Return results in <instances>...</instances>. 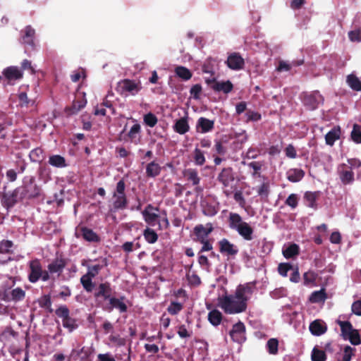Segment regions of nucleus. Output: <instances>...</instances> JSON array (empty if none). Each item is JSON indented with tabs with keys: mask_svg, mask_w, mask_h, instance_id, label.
I'll return each instance as SVG.
<instances>
[{
	"mask_svg": "<svg viewBox=\"0 0 361 361\" xmlns=\"http://www.w3.org/2000/svg\"><path fill=\"white\" fill-rule=\"evenodd\" d=\"M227 140L222 138L221 140L216 141L214 149L216 152L219 155H224L226 153V148L223 145L224 143L227 142Z\"/></svg>",
	"mask_w": 361,
	"mask_h": 361,
	"instance_id": "13d9d810",
	"label": "nucleus"
},
{
	"mask_svg": "<svg viewBox=\"0 0 361 361\" xmlns=\"http://www.w3.org/2000/svg\"><path fill=\"white\" fill-rule=\"evenodd\" d=\"M237 232L245 240L250 241L253 239L254 230L247 222L243 224Z\"/></svg>",
	"mask_w": 361,
	"mask_h": 361,
	"instance_id": "c85d7f7f",
	"label": "nucleus"
},
{
	"mask_svg": "<svg viewBox=\"0 0 361 361\" xmlns=\"http://www.w3.org/2000/svg\"><path fill=\"white\" fill-rule=\"evenodd\" d=\"M299 251V246L295 243H292L286 248L283 249L282 252L285 258L290 259L298 255Z\"/></svg>",
	"mask_w": 361,
	"mask_h": 361,
	"instance_id": "58836bf2",
	"label": "nucleus"
},
{
	"mask_svg": "<svg viewBox=\"0 0 361 361\" xmlns=\"http://www.w3.org/2000/svg\"><path fill=\"white\" fill-rule=\"evenodd\" d=\"M183 309V305L181 303L178 302H172L170 305L168 307V312L172 315L177 314L179 312H180Z\"/></svg>",
	"mask_w": 361,
	"mask_h": 361,
	"instance_id": "680f3d73",
	"label": "nucleus"
},
{
	"mask_svg": "<svg viewBox=\"0 0 361 361\" xmlns=\"http://www.w3.org/2000/svg\"><path fill=\"white\" fill-rule=\"evenodd\" d=\"M311 357L312 361H326V360L325 352L316 347L313 348Z\"/></svg>",
	"mask_w": 361,
	"mask_h": 361,
	"instance_id": "3c124183",
	"label": "nucleus"
},
{
	"mask_svg": "<svg viewBox=\"0 0 361 361\" xmlns=\"http://www.w3.org/2000/svg\"><path fill=\"white\" fill-rule=\"evenodd\" d=\"M106 266H107V261L106 259L104 258L102 259V264H98L94 265H88L87 274H88L90 276L95 277L97 275L99 274V271Z\"/></svg>",
	"mask_w": 361,
	"mask_h": 361,
	"instance_id": "79ce46f5",
	"label": "nucleus"
},
{
	"mask_svg": "<svg viewBox=\"0 0 361 361\" xmlns=\"http://www.w3.org/2000/svg\"><path fill=\"white\" fill-rule=\"evenodd\" d=\"M4 76L8 80H16L23 78V72L17 66H10L3 71Z\"/></svg>",
	"mask_w": 361,
	"mask_h": 361,
	"instance_id": "b1692460",
	"label": "nucleus"
},
{
	"mask_svg": "<svg viewBox=\"0 0 361 361\" xmlns=\"http://www.w3.org/2000/svg\"><path fill=\"white\" fill-rule=\"evenodd\" d=\"M267 348L269 354L276 355L279 351V341L277 338H270L267 343Z\"/></svg>",
	"mask_w": 361,
	"mask_h": 361,
	"instance_id": "49530a36",
	"label": "nucleus"
},
{
	"mask_svg": "<svg viewBox=\"0 0 361 361\" xmlns=\"http://www.w3.org/2000/svg\"><path fill=\"white\" fill-rule=\"evenodd\" d=\"M214 128V121L209 120L204 117L198 118L196 124V130L201 133L211 132Z\"/></svg>",
	"mask_w": 361,
	"mask_h": 361,
	"instance_id": "aec40b11",
	"label": "nucleus"
},
{
	"mask_svg": "<svg viewBox=\"0 0 361 361\" xmlns=\"http://www.w3.org/2000/svg\"><path fill=\"white\" fill-rule=\"evenodd\" d=\"M305 171L300 169H290L287 173V179L292 183L300 181L305 176Z\"/></svg>",
	"mask_w": 361,
	"mask_h": 361,
	"instance_id": "7c9ffc66",
	"label": "nucleus"
},
{
	"mask_svg": "<svg viewBox=\"0 0 361 361\" xmlns=\"http://www.w3.org/2000/svg\"><path fill=\"white\" fill-rule=\"evenodd\" d=\"M15 280L6 281V292L4 295V302L18 303L22 302L25 298L26 292L20 287L12 288L15 286Z\"/></svg>",
	"mask_w": 361,
	"mask_h": 361,
	"instance_id": "f03ea898",
	"label": "nucleus"
},
{
	"mask_svg": "<svg viewBox=\"0 0 361 361\" xmlns=\"http://www.w3.org/2000/svg\"><path fill=\"white\" fill-rule=\"evenodd\" d=\"M126 127L127 125L125 126L124 129L119 133L118 140L120 141H130L135 145L140 143L141 140V126L137 123H135L128 133L125 134Z\"/></svg>",
	"mask_w": 361,
	"mask_h": 361,
	"instance_id": "20e7f679",
	"label": "nucleus"
},
{
	"mask_svg": "<svg viewBox=\"0 0 361 361\" xmlns=\"http://www.w3.org/2000/svg\"><path fill=\"white\" fill-rule=\"evenodd\" d=\"M349 86L354 90L361 91V81L354 75H349L347 78Z\"/></svg>",
	"mask_w": 361,
	"mask_h": 361,
	"instance_id": "a18cd8bd",
	"label": "nucleus"
},
{
	"mask_svg": "<svg viewBox=\"0 0 361 361\" xmlns=\"http://www.w3.org/2000/svg\"><path fill=\"white\" fill-rule=\"evenodd\" d=\"M317 277V274L312 271H309L303 274L304 284L307 286L310 284L314 283Z\"/></svg>",
	"mask_w": 361,
	"mask_h": 361,
	"instance_id": "5fc2aeb1",
	"label": "nucleus"
},
{
	"mask_svg": "<svg viewBox=\"0 0 361 361\" xmlns=\"http://www.w3.org/2000/svg\"><path fill=\"white\" fill-rule=\"evenodd\" d=\"M338 324L341 327V336L345 339L346 336L354 329L352 324L348 321H337Z\"/></svg>",
	"mask_w": 361,
	"mask_h": 361,
	"instance_id": "c03bdc74",
	"label": "nucleus"
},
{
	"mask_svg": "<svg viewBox=\"0 0 361 361\" xmlns=\"http://www.w3.org/2000/svg\"><path fill=\"white\" fill-rule=\"evenodd\" d=\"M40 190V188L35 183V178L30 177L29 183L23 187V195L28 198H35L39 195Z\"/></svg>",
	"mask_w": 361,
	"mask_h": 361,
	"instance_id": "2eb2a0df",
	"label": "nucleus"
},
{
	"mask_svg": "<svg viewBox=\"0 0 361 361\" xmlns=\"http://www.w3.org/2000/svg\"><path fill=\"white\" fill-rule=\"evenodd\" d=\"M338 175L344 185L350 184L354 181V173L346 164H343L338 167Z\"/></svg>",
	"mask_w": 361,
	"mask_h": 361,
	"instance_id": "f3484780",
	"label": "nucleus"
},
{
	"mask_svg": "<svg viewBox=\"0 0 361 361\" xmlns=\"http://www.w3.org/2000/svg\"><path fill=\"white\" fill-rule=\"evenodd\" d=\"M80 232L83 239L90 243H99L101 240L100 237L91 228L86 226H82Z\"/></svg>",
	"mask_w": 361,
	"mask_h": 361,
	"instance_id": "393cba45",
	"label": "nucleus"
},
{
	"mask_svg": "<svg viewBox=\"0 0 361 361\" xmlns=\"http://www.w3.org/2000/svg\"><path fill=\"white\" fill-rule=\"evenodd\" d=\"M207 318L212 325L217 326L221 324L223 315L219 310L214 309L208 313Z\"/></svg>",
	"mask_w": 361,
	"mask_h": 361,
	"instance_id": "c9c22d12",
	"label": "nucleus"
},
{
	"mask_svg": "<svg viewBox=\"0 0 361 361\" xmlns=\"http://www.w3.org/2000/svg\"><path fill=\"white\" fill-rule=\"evenodd\" d=\"M42 266L41 264L40 260L38 259H35L29 262V274H28V280L30 282L35 283L37 282L42 274Z\"/></svg>",
	"mask_w": 361,
	"mask_h": 361,
	"instance_id": "9d476101",
	"label": "nucleus"
},
{
	"mask_svg": "<svg viewBox=\"0 0 361 361\" xmlns=\"http://www.w3.org/2000/svg\"><path fill=\"white\" fill-rule=\"evenodd\" d=\"M19 188H16L11 192L4 193L2 201L4 206L8 208L12 207L18 202Z\"/></svg>",
	"mask_w": 361,
	"mask_h": 361,
	"instance_id": "bb28decb",
	"label": "nucleus"
},
{
	"mask_svg": "<svg viewBox=\"0 0 361 361\" xmlns=\"http://www.w3.org/2000/svg\"><path fill=\"white\" fill-rule=\"evenodd\" d=\"M245 116L247 117V122L258 121L262 118L261 114L259 113L250 110L247 111V112L245 113Z\"/></svg>",
	"mask_w": 361,
	"mask_h": 361,
	"instance_id": "69168bd1",
	"label": "nucleus"
},
{
	"mask_svg": "<svg viewBox=\"0 0 361 361\" xmlns=\"http://www.w3.org/2000/svg\"><path fill=\"white\" fill-rule=\"evenodd\" d=\"M194 161L196 165L202 166L205 163V157L202 151L196 148L194 151Z\"/></svg>",
	"mask_w": 361,
	"mask_h": 361,
	"instance_id": "4d7b16f0",
	"label": "nucleus"
},
{
	"mask_svg": "<svg viewBox=\"0 0 361 361\" xmlns=\"http://www.w3.org/2000/svg\"><path fill=\"white\" fill-rule=\"evenodd\" d=\"M324 98L319 91L310 93H305L302 97L304 105L310 110L316 109L320 103H322Z\"/></svg>",
	"mask_w": 361,
	"mask_h": 361,
	"instance_id": "0eeeda50",
	"label": "nucleus"
},
{
	"mask_svg": "<svg viewBox=\"0 0 361 361\" xmlns=\"http://www.w3.org/2000/svg\"><path fill=\"white\" fill-rule=\"evenodd\" d=\"M161 171L159 164L153 161L146 166V176L149 178H154L160 174Z\"/></svg>",
	"mask_w": 361,
	"mask_h": 361,
	"instance_id": "f704fd0d",
	"label": "nucleus"
},
{
	"mask_svg": "<svg viewBox=\"0 0 361 361\" xmlns=\"http://www.w3.org/2000/svg\"><path fill=\"white\" fill-rule=\"evenodd\" d=\"M257 194L260 196L262 200H267L269 195V183H263L257 189Z\"/></svg>",
	"mask_w": 361,
	"mask_h": 361,
	"instance_id": "8fccbe9b",
	"label": "nucleus"
},
{
	"mask_svg": "<svg viewBox=\"0 0 361 361\" xmlns=\"http://www.w3.org/2000/svg\"><path fill=\"white\" fill-rule=\"evenodd\" d=\"M348 37L352 42L361 41V27L351 30L348 32Z\"/></svg>",
	"mask_w": 361,
	"mask_h": 361,
	"instance_id": "338daca9",
	"label": "nucleus"
},
{
	"mask_svg": "<svg viewBox=\"0 0 361 361\" xmlns=\"http://www.w3.org/2000/svg\"><path fill=\"white\" fill-rule=\"evenodd\" d=\"M39 305L42 308L49 309L51 312V300L49 295H44L39 299Z\"/></svg>",
	"mask_w": 361,
	"mask_h": 361,
	"instance_id": "bf43d9fd",
	"label": "nucleus"
},
{
	"mask_svg": "<svg viewBox=\"0 0 361 361\" xmlns=\"http://www.w3.org/2000/svg\"><path fill=\"white\" fill-rule=\"evenodd\" d=\"M345 340H348L350 343L354 345H357L361 343L359 331L355 329L348 335V336H346Z\"/></svg>",
	"mask_w": 361,
	"mask_h": 361,
	"instance_id": "de8ad7c7",
	"label": "nucleus"
},
{
	"mask_svg": "<svg viewBox=\"0 0 361 361\" xmlns=\"http://www.w3.org/2000/svg\"><path fill=\"white\" fill-rule=\"evenodd\" d=\"M126 299L124 296L119 298L111 297L106 305H102V308L106 312H111L114 308L119 310L121 313L126 312L128 307L123 302Z\"/></svg>",
	"mask_w": 361,
	"mask_h": 361,
	"instance_id": "6e6552de",
	"label": "nucleus"
},
{
	"mask_svg": "<svg viewBox=\"0 0 361 361\" xmlns=\"http://www.w3.org/2000/svg\"><path fill=\"white\" fill-rule=\"evenodd\" d=\"M112 288L109 282L101 283L95 288L94 298L97 305L102 307V305H106L105 301H109L111 296Z\"/></svg>",
	"mask_w": 361,
	"mask_h": 361,
	"instance_id": "7ed1b4c3",
	"label": "nucleus"
},
{
	"mask_svg": "<svg viewBox=\"0 0 361 361\" xmlns=\"http://www.w3.org/2000/svg\"><path fill=\"white\" fill-rule=\"evenodd\" d=\"M143 121L145 125L150 128L154 127L158 122L157 117L151 112L144 116Z\"/></svg>",
	"mask_w": 361,
	"mask_h": 361,
	"instance_id": "864d4df0",
	"label": "nucleus"
},
{
	"mask_svg": "<svg viewBox=\"0 0 361 361\" xmlns=\"http://www.w3.org/2000/svg\"><path fill=\"white\" fill-rule=\"evenodd\" d=\"M341 128L339 126L334 127L325 135L326 143L328 145L332 146L334 142L340 138Z\"/></svg>",
	"mask_w": 361,
	"mask_h": 361,
	"instance_id": "2f4dec72",
	"label": "nucleus"
},
{
	"mask_svg": "<svg viewBox=\"0 0 361 361\" xmlns=\"http://www.w3.org/2000/svg\"><path fill=\"white\" fill-rule=\"evenodd\" d=\"M214 231L212 223H207L205 226L202 224H198L193 228V233L195 236L194 240L199 243H203V240H207L209 235Z\"/></svg>",
	"mask_w": 361,
	"mask_h": 361,
	"instance_id": "1a4fd4ad",
	"label": "nucleus"
},
{
	"mask_svg": "<svg viewBox=\"0 0 361 361\" xmlns=\"http://www.w3.org/2000/svg\"><path fill=\"white\" fill-rule=\"evenodd\" d=\"M245 332V326L242 322L239 321L233 326L229 334L233 341L242 343L245 340V337L244 336Z\"/></svg>",
	"mask_w": 361,
	"mask_h": 361,
	"instance_id": "4468645a",
	"label": "nucleus"
},
{
	"mask_svg": "<svg viewBox=\"0 0 361 361\" xmlns=\"http://www.w3.org/2000/svg\"><path fill=\"white\" fill-rule=\"evenodd\" d=\"M226 64L232 70L238 71L243 69L245 61L239 53H232L228 56Z\"/></svg>",
	"mask_w": 361,
	"mask_h": 361,
	"instance_id": "dca6fc26",
	"label": "nucleus"
},
{
	"mask_svg": "<svg viewBox=\"0 0 361 361\" xmlns=\"http://www.w3.org/2000/svg\"><path fill=\"white\" fill-rule=\"evenodd\" d=\"M351 139L355 143H361V126L358 124H354L351 132Z\"/></svg>",
	"mask_w": 361,
	"mask_h": 361,
	"instance_id": "603ef678",
	"label": "nucleus"
},
{
	"mask_svg": "<svg viewBox=\"0 0 361 361\" xmlns=\"http://www.w3.org/2000/svg\"><path fill=\"white\" fill-rule=\"evenodd\" d=\"M228 221L230 228L236 231L245 222L239 214L233 212L229 214Z\"/></svg>",
	"mask_w": 361,
	"mask_h": 361,
	"instance_id": "c756f323",
	"label": "nucleus"
},
{
	"mask_svg": "<svg viewBox=\"0 0 361 361\" xmlns=\"http://www.w3.org/2000/svg\"><path fill=\"white\" fill-rule=\"evenodd\" d=\"M109 338L111 342L118 346H123L126 343V340L124 338H121L119 335H111Z\"/></svg>",
	"mask_w": 361,
	"mask_h": 361,
	"instance_id": "774afa93",
	"label": "nucleus"
},
{
	"mask_svg": "<svg viewBox=\"0 0 361 361\" xmlns=\"http://www.w3.org/2000/svg\"><path fill=\"white\" fill-rule=\"evenodd\" d=\"M326 299V294L325 292V290L324 288L316 290L312 293V294L310 296L309 300L312 303H319L321 302H324Z\"/></svg>",
	"mask_w": 361,
	"mask_h": 361,
	"instance_id": "ea45409f",
	"label": "nucleus"
},
{
	"mask_svg": "<svg viewBox=\"0 0 361 361\" xmlns=\"http://www.w3.org/2000/svg\"><path fill=\"white\" fill-rule=\"evenodd\" d=\"M55 312L59 317L62 319L63 327L68 329L69 331L71 332L78 328L76 320L69 316L70 311L66 306L59 307Z\"/></svg>",
	"mask_w": 361,
	"mask_h": 361,
	"instance_id": "39448f33",
	"label": "nucleus"
},
{
	"mask_svg": "<svg viewBox=\"0 0 361 361\" xmlns=\"http://www.w3.org/2000/svg\"><path fill=\"white\" fill-rule=\"evenodd\" d=\"M219 305L226 314H228L244 312L247 307V303L240 298H238L235 292L234 295H225L219 298Z\"/></svg>",
	"mask_w": 361,
	"mask_h": 361,
	"instance_id": "f257e3e1",
	"label": "nucleus"
},
{
	"mask_svg": "<svg viewBox=\"0 0 361 361\" xmlns=\"http://www.w3.org/2000/svg\"><path fill=\"white\" fill-rule=\"evenodd\" d=\"M298 200L299 198L298 197V195L290 194L285 201V204L290 207L291 208L295 209L297 207L298 204Z\"/></svg>",
	"mask_w": 361,
	"mask_h": 361,
	"instance_id": "e2e57ef3",
	"label": "nucleus"
},
{
	"mask_svg": "<svg viewBox=\"0 0 361 361\" xmlns=\"http://www.w3.org/2000/svg\"><path fill=\"white\" fill-rule=\"evenodd\" d=\"M48 162L50 165L56 168H64L67 166L65 158L59 154L50 156Z\"/></svg>",
	"mask_w": 361,
	"mask_h": 361,
	"instance_id": "e433bc0d",
	"label": "nucleus"
},
{
	"mask_svg": "<svg viewBox=\"0 0 361 361\" xmlns=\"http://www.w3.org/2000/svg\"><path fill=\"white\" fill-rule=\"evenodd\" d=\"M320 192L319 191H315V192H310L307 191L304 195V200L305 202V204L307 207L317 209V200L319 197Z\"/></svg>",
	"mask_w": 361,
	"mask_h": 361,
	"instance_id": "cd10ccee",
	"label": "nucleus"
},
{
	"mask_svg": "<svg viewBox=\"0 0 361 361\" xmlns=\"http://www.w3.org/2000/svg\"><path fill=\"white\" fill-rule=\"evenodd\" d=\"M173 128L175 132L180 135H183L190 130V126L188 123V117H182L176 121Z\"/></svg>",
	"mask_w": 361,
	"mask_h": 361,
	"instance_id": "a878e982",
	"label": "nucleus"
},
{
	"mask_svg": "<svg viewBox=\"0 0 361 361\" xmlns=\"http://www.w3.org/2000/svg\"><path fill=\"white\" fill-rule=\"evenodd\" d=\"M13 245V243L11 240H2L0 242V253H10Z\"/></svg>",
	"mask_w": 361,
	"mask_h": 361,
	"instance_id": "0e129e2a",
	"label": "nucleus"
},
{
	"mask_svg": "<svg viewBox=\"0 0 361 361\" xmlns=\"http://www.w3.org/2000/svg\"><path fill=\"white\" fill-rule=\"evenodd\" d=\"M118 88L121 94L128 92L131 95H135L142 89L140 82H136L130 79H124L118 82Z\"/></svg>",
	"mask_w": 361,
	"mask_h": 361,
	"instance_id": "9b49d317",
	"label": "nucleus"
},
{
	"mask_svg": "<svg viewBox=\"0 0 361 361\" xmlns=\"http://www.w3.org/2000/svg\"><path fill=\"white\" fill-rule=\"evenodd\" d=\"M184 175L188 180L192 183L193 185H197L200 183V178L196 169H188L185 171Z\"/></svg>",
	"mask_w": 361,
	"mask_h": 361,
	"instance_id": "37998d69",
	"label": "nucleus"
},
{
	"mask_svg": "<svg viewBox=\"0 0 361 361\" xmlns=\"http://www.w3.org/2000/svg\"><path fill=\"white\" fill-rule=\"evenodd\" d=\"M20 33L22 43L33 47L35 44V29L32 28L31 25H27L23 30H21Z\"/></svg>",
	"mask_w": 361,
	"mask_h": 361,
	"instance_id": "412c9836",
	"label": "nucleus"
},
{
	"mask_svg": "<svg viewBox=\"0 0 361 361\" xmlns=\"http://www.w3.org/2000/svg\"><path fill=\"white\" fill-rule=\"evenodd\" d=\"M202 91V87L200 84H195L192 85L190 90V94L191 97L194 99H199L200 98V94Z\"/></svg>",
	"mask_w": 361,
	"mask_h": 361,
	"instance_id": "052dcab7",
	"label": "nucleus"
},
{
	"mask_svg": "<svg viewBox=\"0 0 361 361\" xmlns=\"http://www.w3.org/2000/svg\"><path fill=\"white\" fill-rule=\"evenodd\" d=\"M291 269H293V266L290 263H280L278 266V272L283 277H286L288 276V272Z\"/></svg>",
	"mask_w": 361,
	"mask_h": 361,
	"instance_id": "6e6d98bb",
	"label": "nucleus"
},
{
	"mask_svg": "<svg viewBox=\"0 0 361 361\" xmlns=\"http://www.w3.org/2000/svg\"><path fill=\"white\" fill-rule=\"evenodd\" d=\"M303 63L302 61L298 62H293V63H288L285 61H280L279 66L276 68V71L279 72L289 71L291 69L292 66H300Z\"/></svg>",
	"mask_w": 361,
	"mask_h": 361,
	"instance_id": "09e8293b",
	"label": "nucleus"
},
{
	"mask_svg": "<svg viewBox=\"0 0 361 361\" xmlns=\"http://www.w3.org/2000/svg\"><path fill=\"white\" fill-rule=\"evenodd\" d=\"M174 72L178 78L185 81L190 80L192 76V72L188 68L182 66L176 67Z\"/></svg>",
	"mask_w": 361,
	"mask_h": 361,
	"instance_id": "4c0bfd02",
	"label": "nucleus"
},
{
	"mask_svg": "<svg viewBox=\"0 0 361 361\" xmlns=\"http://www.w3.org/2000/svg\"><path fill=\"white\" fill-rule=\"evenodd\" d=\"M255 288V283L254 282L239 285L235 290L237 297L240 298L247 303V301L249 300L250 295L253 293Z\"/></svg>",
	"mask_w": 361,
	"mask_h": 361,
	"instance_id": "ddd939ff",
	"label": "nucleus"
},
{
	"mask_svg": "<svg viewBox=\"0 0 361 361\" xmlns=\"http://www.w3.org/2000/svg\"><path fill=\"white\" fill-rule=\"evenodd\" d=\"M152 210L159 211L158 207H154L152 204H148L144 211H142V214L145 219V221L150 226H154L155 221H157L159 216L156 213L151 212Z\"/></svg>",
	"mask_w": 361,
	"mask_h": 361,
	"instance_id": "6ab92c4d",
	"label": "nucleus"
},
{
	"mask_svg": "<svg viewBox=\"0 0 361 361\" xmlns=\"http://www.w3.org/2000/svg\"><path fill=\"white\" fill-rule=\"evenodd\" d=\"M93 278L87 273L80 278V283L84 290L87 293H92L95 287V283L92 281Z\"/></svg>",
	"mask_w": 361,
	"mask_h": 361,
	"instance_id": "72a5a7b5",
	"label": "nucleus"
},
{
	"mask_svg": "<svg viewBox=\"0 0 361 361\" xmlns=\"http://www.w3.org/2000/svg\"><path fill=\"white\" fill-rule=\"evenodd\" d=\"M217 180L223 185L224 188H232V183L235 180V173L231 167H225L217 176Z\"/></svg>",
	"mask_w": 361,
	"mask_h": 361,
	"instance_id": "f8f14e48",
	"label": "nucleus"
},
{
	"mask_svg": "<svg viewBox=\"0 0 361 361\" xmlns=\"http://www.w3.org/2000/svg\"><path fill=\"white\" fill-rule=\"evenodd\" d=\"M309 329L311 334L317 336L324 334L327 331L325 322L321 319H316L311 322Z\"/></svg>",
	"mask_w": 361,
	"mask_h": 361,
	"instance_id": "5701e85b",
	"label": "nucleus"
},
{
	"mask_svg": "<svg viewBox=\"0 0 361 361\" xmlns=\"http://www.w3.org/2000/svg\"><path fill=\"white\" fill-rule=\"evenodd\" d=\"M143 236L145 240L149 244L155 243L159 238L158 234L156 231L149 227H147L143 231Z\"/></svg>",
	"mask_w": 361,
	"mask_h": 361,
	"instance_id": "a19ab883",
	"label": "nucleus"
},
{
	"mask_svg": "<svg viewBox=\"0 0 361 361\" xmlns=\"http://www.w3.org/2000/svg\"><path fill=\"white\" fill-rule=\"evenodd\" d=\"M205 82L216 92L228 94L233 89V85L230 80L217 81L215 78H205Z\"/></svg>",
	"mask_w": 361,
	"mask_h": 361,
	"instance_id": "423d86ee",
	"label": "nucleus"
},
{
	"mask_svg": "<svg viewBox=\"0 0 361 361\" xmlns=\"http://www.w3.org/2000/svg\"><path fill=\"white\" fill-rule=\"evenodd\" d=\"M113 197L115 199L113 203L115 209H124L126 208L128 200L126 194H113Z\"/></svg>",
	"mask_w": 361,
	"mask_h": 361,
	"instance_id": "473e14b6",
	"label": "nucleus"
},
{
	"mask_svg": "<svg viewBox=\"0 0 361 361\" xmlns=\"http://www.w3.org/2000/svg\"><path fill=\"white\" fill-rule=\"evenodd\" d=\"M219 251L228 256H235L238 252V247L228 240L224 238L219 242Z\"/></svg>",
	"mask_w": 361,
	"mask_h": 361,
	"instance_id": "a211bd4d",
	"label": "nucleus"
},
{
	"mask_svg": "<svg viewBox=\"0 0 361 361\" xmlns=\"http://www.w3.org/2000/svg\"><path fill=\"white\" fill-rule=\"evenodd\" d=\"M66 266V260L62 257H56L50 264H49L47 269L50 274L58 273L61 274L63 269Z\"/></svg>",
	"mask_w": 361,
	"mask_h": 361,
	"instance_id": "4be33fe9",
	"label": "nucleus"
}]
</instances>
